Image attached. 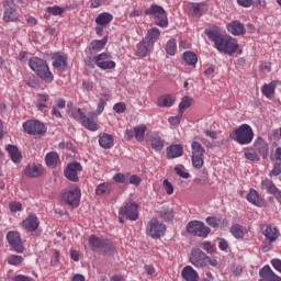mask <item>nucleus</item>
I'll return each mask as SVG.
<instances>
[{"label": "nucleus", "mask_w": 281, "mask_h": 281, "mask_svg": "<svg viewBox=\"0 0 281 281\" xmlns=\"http://www.w3.org/2000/svg\"><path fill=\"white\" fill-rule=\"evenodd\" d=\"M110 53H102L94 57V63L100 69H115V61L111 60Z\"/></svg>", "instance_id": "nucleus-15"}, {"label": "nucleus", "mask_w": 281, "mask_h": 281, "mask_svg": "<svg viewBox=\"0 0 281 281\" xmlns=\"http://www.w3.org/2000/svg\"><path fill=\"white\" fill-rule=\"evenodd\" d=\"M74 111H76L79 115L81 125L87 128L88 131L95 132L100 126L95 122V117H98V114L95 112H92L89 114V116L85 115V112H82V109L80 108H75ZM69 111L68 114L70 117H74L76 120V112Z\"/></svg>", "instance_id": "nucleus-4"}, {"label": "nucleus", "mask_w": 281, "mask_h": 281, "mask_svg": "<svg viewBox=\"0 0 281 281\" xmlns=\"http://www.w3.org/2000/svg\"><path fill=\"white\" fill-rule=\"evenodd\" d=\"M205 34L214 43L217 52H223L224 54H228V56L237 52L238 43H236V40L229 35L221 34L218 26L206 29Z\"/></svg>", "instance_id": "nucleus-1"}, {"label": "nucleus", "mask_w": 281, "mask_h": 281, "mask_svg": "<svg viewBox=\"0 0 281 281\" xmlns=\"http://www.w3.org/2000/svg\"><path fill=\"white\" fill-rule=\"evenodd\" d=\"M90 247H93V249H102L106 248L111 251L113 249V243L111 241H104L102 238L97 237L95 235H91L88 240Z\"/></svg>", "instance_id": "nucleus-17"}, {"label": "nucleus", "mask_w": 281, "mask_h": 281, "mask_svg": "<svg viewBox=\"0 0 281 281\" xmlns=\"http://www.w3.org/2000/svg\"><path fill=\"white\" fill-rule=\"evenodd\" d=\"M23 262V256L21 255H10L8 257V265H11L12 267H19Z\"/></svg>", "instance_id": "nucleus-48"}, {"label": "nucleus", "mask_w": 281, "mask_h": 281, "mask_svg": "<svg viewBox=\"0 0 281 281\" xmlns=\"http://www.w3.org/2000/svg\"><path fill=\"white\" fill-rule=\"evenodd\" d=\"M262 234L266 236V240H269L270 243H276L280 236V234H278V228L273 226H266L262 228Z\"/></svg>", "instance_id": "nucleus-24"}, {"label": "nucleus", "mask_w": 281, "mask_h": 281, "mask_svg": "<svg viewBox=\"0 0 281 281\" xmlns=\"http://www.w3.org/2000/svg\"><path fill=\"white\" fill-rule=\"evenodd\" d=\"M281 175V161L276 160L272 170L270 171V177H278Z\"/></svg>", "instance_id": "nucleus-55"}, {"label": "nucleus", "mask_w": 281, "mask_h": 281, "mask_svg": "<svg viewBox=\"0 0 281 281\" xmlns=\"http://www.w3.org/2000/svg\"><path fill=\"white\" fill-rule=\"evenodd\" d=\"M270 262H271V266L273 267V269H276V271L281 273V260L278 258H274Z\"/></svg>", "instance_id": "nucleus-62"}, {"label": "nucleus", "mask_w": 281, "mask_h": 281, "mask_svg": "<svg viewBox=\"0 0 281 281\" xmlns=\"http://www.w3.org/2000/svg\"><path fill=\"white\" fill-rule=\"evenodd\" d=\"M153 50V44L150 42H146L144 38L139 44L137 48V56H140V58H146L148 54Z\"/></svg>", "instance_id": "nucleus-25"}, {"label": "nucleus", "mask_w": 281, "mask_h": 281, "mask_svg": "<svg viewBox=\"0 0 281 281\" xmlns=\"http://www.w3.org/2000/svg\"><path fill=\"white\" fill-rule=\"evenodd\" d=\"M22 225L27 232H36L40 225L38 217L34 214H31L29 215V218L22 222Z\"/></svg>", "instance_id": "nucleus-20"}, {"label": "nucleus", "mask_w": 281, "mask_h": 281, "mask_svg": "<svg viewBox=\"0 0 281 281\" xmlns=\"http://www.w3.org/2000/svg\"><path fill=\"white\" fill-rule=\"evenodd\" d=\"M9 209L11 210V212L16 213L23 210V205L21 204V202H13L9 204Z\"/></svg>", "instance_id": "nucleus-57"}, {"label": "nucleus", "mask_w": 281, "mask_h": 281, "mask_svg": "<svg viewBox=\"0 0 281 281\" xmlns=\"http://www.w3.org/2000/svg\"><path fill=\"white\" fill-rule=\"evenodd\" d=\"M259 281H281V277L276 274L270 266H265L259 270Z\"/></svg>", "instance_id": "nucleus-16"}, {"label": "nucleus", "mask_w": 281, "mask_h": 281, "mask_svg": "<svg viewBox=\"0 0 281 281\" xmlns=\"http://www.w3.org/2000/svg\"><path fill=\"white\" fill-rule=\"evenodd\" d=\"M280 83V81L278 80H273L270 83H266L261 87V93L266 97V98H271V95H273V93H276V87H278V85Z\"/></svg>", "instance_id": "nucleus-27"}, {"label": "nucleus", "mask_w": 281, "mask_h": 281, "mask_svg": "<svg viewBox=\"0 0 281 281\" xmlns=\"http://www.w3.org/2000/svg\"><path fill=\"white\" fill-rule=\"evenodd\" d=\"M138 210L139 205L137 202H130L119 210V216H123V218H127V221H137V218H139Z\"/></svg>", "instance_id": "nucleus-10"}, {"label": "nucleus", "mask_w": 281, "mask_h": 281, "mask_svg": "<svg viewBox=\"0 0 281 281\" xmlns=\"http://www.w3.org/2000/svg\"><path fill=\"white\" fill-rule=\"evenodd\" d=\"M7 241L9 244V247L15 254H23L25 251V247L23 246V241L21 240V234L16 231H11L7 234Z\"/></svg>", "instance_id": "nucleus-12"}, {"label": "nucleus", "mask_w": 281, "mask_h": 281, "mask_svg": "<svg viewBox=\"0 0 281 281\" xmlns=\"http://www.w3.org/2000/svg\"><path fill=\"white\" fill-rule=\"evenodd\" d=\"M231 234L234 236V238H244L245 232L243 231V226L240 224H234L231 227Z\"/></svg>", "instance_id": "nucleus-46"}, {"label": "nucleus", "mask_w": 281, "mask_h": 281, "mask_svg": "<svg viewBox=\"0 0 281 281\" xmlns=\"http://www.w3.org/2000/svg\"><path fill=\"white\" fill-rule=\"evenodd\" d=\"M61 201L70 207L80 205V188L72 187L61 193Z\"/></svg>", "instance_id": "nucleus-8"}, {"label": "nucleus", "mask_w": 281, "mask_h": 281, "mask_svg": "<svg viewBox=\"0 0 281 281\" xmlns=\"http://www.w3.org/2000/svg\"><path fill=\"white\" fill-rule=\"evenodd\" d=\"M13 281H36L32 277L23 276V274H18L13 278Z\"/></svg>", "instance_id": "nucleus-64"}, {"label": "nucleus", "mask_w": 281, "mask_h": 281, "mask_svg": "<svg viewBox=\"0 0 281 281\" xmlns=\"http://www.w3.org/2000/svg\"><path fill=\"white\" fill-rule=\"evenodd\" d=\"M24 175L30 179H36L43 175V166L31 164L25 168Z\"/></svg>", "instance_id": "nucleus-19"}, {"label": "nucleus", "mask_w": 281, "mask_h": 281, "mask_svg": "<svg viewBox=\"0 0 281 281\" xmlns=\"http://www.w3.org/2000/svg\"><path fill=\"white\" fill-rule=\"evenodd\" d=\"M78 172H82V165L78 161H72L68 164L64 170V177H66L68 181H72V183H78Z\"/></svg>", "instance_id": "nucleus-14"}, {"label": "nucleus", "mask_w": 281, "mask_h": 281, "mask_svg": "<svg viewBox=\"0 0 281 281\" xmlns=\"http://www.w3.org/2000/svg\"><path fill=\"white\" fill-rule=\"evenodd\" d=\"M181 117H183V114H178L177 116L169 117L168 122L172 126H177V125L181 124Z\"/></svg>", "instance_id": "nucleus-58"}, {"label": "nucleus", "mask_w": 281, "mask_h": 281, "mask_svg": "<svg viewBox=\"0 0 281 281\" xmlns=\"http://www.w3.org/2000/svg\"><path fill=\"white\" fill-rule=\"evenodd\" d=\"M146 234L150 238H161L166 234V225L159 223V220L154 218L148 222Z\"/></svg>", "instance_id": "nucleus-11"}, {"label": "nucleus", "mask_w": 281, "mask_h": 281, "mask_svg": "<svg viewBox=\"0 0 281 281\" xmlns=\"http://www.w3.org/2000/svg\"><path fill=\"white\" fill-rule=\"evenodd\" d=\"M270 142H278L280 139V130H273L269 133Z\"/></svg>", "instance_id": "nucleus-61"}, {"label": "nucleus", "mask_w": 281, "mask_h": 281, "mask_svg": "<svg viewBox=\"0 0 281 281\" xmlns=\"http://www.w3.org/2000/svg\"><path fill=\"white\" fill-rule=\"evenodd\" d=\"M262 190H266L268 194H276L278 192V187L273 184V181L266 179L261 182Z\"/></svg>", "instance_id": "nucleus-41"}, {"label": "nucleus", "mask_w": 281, "mask_h": 281, "mask_svg": "<svg viewBox=\"0 0 281 281\" xmlns=\"http://www.w3.org/2000/svg\"><path fill=\"white\" fill-rule=\"evenodd\" d=\"M202 245H203L204 251L209 254H214V246L212 245L211 241H204Z\"/></svg>", "instance_id": "nucleus-63"}, {"label": "nucleus", "mask_w": 281, "mask_h": 281, "mask_svg": "<svg viewBox=\"0 0 281 281\" xmlns=\"http://www.w3.org/2000/svg\"><path fill=\"white\" fill-rule=\"evenodd\" d=\"M3 21L5 23H16L19 21V16L16 15V3L14 0H3Z\"/></svg>", "instance_id": "nucleus-9"}, {"label": "nucleus", "mask_w": 281, "mask_h": 281, "mask_svg": "<svg viewBox=\"0 0 281 281\" xmlns=\"http://www.w3.org/2000/svg\"><path fill=\"white\" fill-rule=\"evenodd\" d=\"M166 52L169 56H175V54H177V41L175 38L167 42Z\"/></svg>", "instance_id": "nucleus-47"}, {"label": "nucleus", "mask_w": 281, "mask_h": 281, "mask_svg": "<svg viewBox=\"0 0 281 281\" xmlns=\"http://www.w3.org/2000/svg\"><path fill=\"white\" fill-rule=\"evenodd\" d=\"M29 67L44 82H47L48 85L50 82H54V75L52 74V70H49V66L47 65V61L45 59H41L38 57H32L29 60Z\"/></svg>", "instance_id": "nucleus-2"}, {"label": "nucleus", "mask_w": 281, "mask_h": 281, "mask_svg": "<svg viewBox=\"0 0 281 281\" xmlns=\"http://www.w3.org/2000/svg\"><path fill=\"white\" fill-rule=\"evenodd\" d=\"M150 146L154 150H164V139L159 136H153L150 139Z\"/></svg>", "instance_id": "nucleus-45"}, {"label": "nucleus", "mask_w": 281, "mask_h": 281, "mask_svg": "<svg viewBox=\"0 0 281 281\" xmlns=\"http://www.w3.org/2000/svg\"><path fill=\"white\" fill-rule=\"evenodd\" d=\"M175 172L178 175V177H181L182 179H190V173L183 171V169L179 166L173 168Z\"/></svg>", "instance_id": "nucleus-56"}, {"label": "nucleus", "mask_w": 281, "mask_h": 281, "mask_svg": "<svg viewBox=\"0 0 281 281\" xmlns=\"http://www.w3.org/2000/svg\"><path fill=\"white\" fill-rule=\"evenodd\" d=\"M113 111H115V113H124V111H126V103H115L113 106Z\"/></svg>", "instance_id": "nucleus-59"}, {"label": "nucleus", "mask_w": 281, "mask_h": 281, "mask_svg": "<svg viewBox=\"0 0 281 281\" xmlns=\"http://www.w3.org/2000/svg\"><path fill=\"white\" fill-rule=\"evenodd\" d=\"M112 192V188L110 183L103 182L95 188V194L98 196H102V194H109Z\"/></svg>", "instance_id": "nucleus-42"}, {"label": "nucleus", "mask_w": 281, "mask_h": 281, "mask_svg": "<svg viewBox=\"0 0 281 281\" xmlns=\"http://www.w3.org/2000/svg\"><path fill=\"white\" fill-rule=\"evenodd\" d=\"M46 12H48V14H53V16H60L63 14V12H65V9L55 5V7H48L46 9Z\"/></svg>", "instance_id": "nucleus-52"}, {"label": "nucleus", "mask_w": 281, "mask_h": 281, "mask_svg": "<svg viewBox=\"0 0 281 281\" xmlns=\"http://www.w3.org/2000/svg\"><path fill=\"white\" fill-rule=\"evenodd\" d=\"M146 131H148L146 124H140L134 127V137L136 142H144V137H146Z\"/></svg>", "instance_id": "nucleus-33"}, {"label": "nucleus", "mask_w": 281, "mask_h": 281, "mask_svg": "<svg viewBox=\"0 0 281 281\" xmlns=\"http://www.w3.org/2000/svg\"><path fill=\"white\" fill-rule=\"evenodd\" d=\"M187 233L191 234V236H198L199 238H207L212 229L205 226V223L201 221H191L187 224Z\"/></svg>", "instance_id": "nucleus-6"}, {"label": "nucleus", "mask_w": 281, "mask_h": 281, "mask_svg": "<svg viewBox=\"0 0 281 281\" xmlns=\"http://www.w3.org/2000/svg\"><path fill=\"white\" fill-rule=\"evenodd\" d=\"M158 36H161V31H159L157 27H153L147 32V35L145 36V43L155 45V41H157Z\"/></svg>", "instance_id": "nucleus-37"}, {"label": "nucleus", "mask_w": 281, "mask_h": 281, "mask_svg": "<svg viewBox=\"0 0 281 281\" xmlns=\"http://www.w3.org/2000/svg\"><path fill=\"white\" fill-rule=\"evenodd\" d=\"M46 102H49V94H45V93L37 94V100L35 102V106L37 111L45 113V110L47 109Z\"/></svg>", "instance_id": "nucleus-28"}, {"label": "nucleus", "mask_w": 281, "mask_h": 281, "mask_svg": "<svg viewBox=\"0 0 281 281\" xmlns=\"http://www.w3.org/2000/svg\"><path fill=\"white\" fill-rule=\"evenodd\" d=\"M99 146L105 149L113 148V135L106 133L100 134Z\"/></svg>", "instance_id": "nucleus-26"}, {"label": "nucleus", "mask_w": 281, "mask_h": 281, "mask_svg": "<svg viewBox=\"0 0 281 281\" xmlns=\"http://www.w3.org/2000/svg\"><path fill=\"white\" fill-rule=\"evenodd\" d=\"M59 159L60 158L56 151H50L45 157L46 166H48L49 168H54L58 166Z\"/></svg>", "instance_id": "nucleus-38"}, {"label": "nucleus", "mask_w": 281, "mask_h": 281, "mask_svg": "<svg viewBox=\"0 0 281 281\" xmlns=\"http://www.w3.org/2000/svg\"><path fill=\"white\" fill-rule=\"evenodd\" d=\"M183 60L190 67H196V63H199V57L196 56V53L188 50L183 53Z\"/></svg>", "instance_id": "nucleus-34"}, {"label": "nucleus", "mask_w": 281, "mask_h": 281, "mask_svg": "<svg viewBox=\"0 0 281 281\" xmlns=\"http://www.w3.org/2000/svg\"><path fill=\"white\" fill-rule=\"evenodd\" d=\"M159 216L162 218V221H166V223H170L175 218V214L172 213V210L168 206H162L159 211Z\"/></svg>", "instance_id": "nucleus-40"}, {"label": "nucleus", "mask_w": 281, "mask_h": 281, "mask_svg": "<svg viewBox=\"0 0 281 281\" xmlns=\"http://www.w3.org/2000/svg\"><path fill=\"white\" fill-rule=\"evenodd\" d=\"M5 150L9 153L13 164H20L21 162V151H19V147L15 145H7Z\"/></svg>", "instance_id": "nucleus-30"}, {"label": "nucleus", "mask_w": 281, "mask_h": 281, "mask_svg": "<svg viewBox=\"0 0 281 281\" xmlns=\"http://www.w3.org/2000/svg\"><path fill=\"white\" fill-rule=\"evenodd\" d=\"M227 31L229 34H233V36H243L245 34V24L240 23L239 21H233L227 25Z\"/></svg>", "instance_id": "nucleus-21"}, {"label": "nucleus", "mask_w": 281, "mask_h": 281, "mask_svg": "<svg viewBox=\"0 0 281 281\" xmlns=\"http://www.w3.org/2000/svg\"><path fill=\"white\" fill-rule=\"evenodd\" d=\"M191 150H192L191 156L205 157V147H203V145H201V143L196 140H194L191 144Z\"/></svg>", "instance_id": "nucleus-39"}, {"label": "nucleus", "mask_w": 281, "mask_h": 281, "mask_svg": "<svg viewBox=\"0 0 281 281\" xmlns=\"http://www.w3.org/2000/svg\"><path fill=\"white\" fill-rule=\"evenodd\" d=\"M131 183V186H139L142 183V178L137 175H130L127 173V184Z\"/></svg>", "instance_id": "nucleus-54"}, {"label": "nucleus", "mask_w": 281, "mask_h": 281, "mask_svg": "<svg viewBox=\"0 0 281 281\" xmlns=\"http://www.w3.org/2000/svg\"><path fill=\"white\" fill-rule=\"evenodd\" d=\"M206 224L213 229H218L221 227V218L209 216L206 217Z\"/></svg>", "instance_id": "nucleus-50"}, {"label": "nucleus", "mask_w": 281, "mask_h": 281, "mask_svg": "<svg viewBox=\"0 0 281 281\" xmlns=\"http://www.w3.org/2000/svg\"><path fill=\"white\" fill-rule=\"evenodd\" d=\"M254 146L262 159H267L269 157V144L266 143L262 137L259 136L255 140Z\"/></svg>", "instance_id": "nucleus-18"}, {"label": "nucleus", "mask_w": 281, "mask_h": 281, "mask_svg": "<svg viewBox=\"0 0 281 281\" xmlns=\"http://www.w3.org/2000/svg\"><path fill=\"white\" fill-rule=\"evenodd\" d=\"M162 188L165 192L170 196L171 194H175V187L171 184L169 179H165L162 181Z\"/></svg>", "instance_id": "nucleus-53"}, {"label": "nucleus", "mask_w": 281, "mask_h": 281, "mask_svg": "<svg viewBox=\"0 0 281 281\" xmlns=\"http://www.w3.org/2000/svg\"><path fill=\"white\" fill-rule=\"evenodd\" d=\"M113 181H115V183H125V186H128V173H116L113 177Z\"/></svg>", "instance_id": "nucleus-51"}, {"label": "nucleus", "mask_w": 281, "mask_h": 281, "mask_svg": "<svg viewBox=\"0 0 281 281\" xmlns=\"http://www.w3.org/2000/svg\"><path fill=\"white\" fill-rule=\"evenodd\" d=\"M207 260H210V257L205 255L203 250L199 248H193L191 250L190 262L193 267H196V269L205 267V265H207Z\"/></svg>", "instance_id": "nucleus-13"}, {"label": "nucleus", "mask_w": 281, "mask_h": 281, "mask_svg": "<svg viewBox=\"0 0 281 281\" xmlns=\"http://www.w3.org/2000/svg\"><path fill=\"white\" fill-rule=\"evenodd\" d=\"M168 159H177V157H183V145L176 144L167 147Z\"/></svg>", "instance_id": "nucleus-22"}, {"label": "nucleus", "mask_w": 281, "mask_h": 281, "mask_svg": "<svg viewBox=\"0 0 281 281\" xmlns=\"http://www.w3.org/2000/svg\"><path fill=\"white\" fill-rule=\"evenodd\" d=\"M146 16H154V21L158 27H168V13L161 5L151 4L144 11Z\"/></svg>", "instance_id": "nucleus-5"}, {"label": "nucleus", "mask_w": 281, "mask_h": 281, "mask_svg": "<svg viewBox=\"0 0 281 281\" xmlns=\"http://www.w3.org/2000/svg\"><path fill=\"white\" fill-rule=\"evenodd\" d=\"M231 137L240 146H247L254 142V130L249 124H241L238 128L234 130V133L231 134Z\"/></svg>", "instance_id": "nucleus-3"}, {"label": "nucleus", "mask_w": 281, "mask_h": 281, "mask_svg": "<svg viewBox=\"0 0 281 281\" xmlns=\"http://www.w3.org/2000/svg\"><path fill=\"white\" fill-rule=\"evenodd\" d=\"M189 10L194 14V16H201V14L207 10V4L204 2L191 3Z\"/></svg>", "instance_id": "nucleus-35"}, {"label": "nucleus", "mask_w": 281, "mask_h": 281, "mask_svg": "<svg viewBox=\"0 0 281 281\" xmlns=\"http://www.w3.org/2000/svg\"><path fill=\"white\" fill-rule=\"evenodd\" d=\"M109 43V36H104L102 40H94L91 42V49L99 50L104 49V46Z\"/></svg>", "instance_id": "nucleus-44"}, {"label": "nucleus", "mask_w": 281, "mask_h": 281, "mask_svg": "<svg viewBox=\"0 0 281 281\" xmlns=\"http://www.w3.org/2000/svg\"><path fill=\"white\" fill-rule=\"evenodd\" d=\"M203 157L204 156H191L193 168H198V170H200V168H203V164H204Z\"/></svg>", "instance_id": "nucleus-49"}, {"label": "nucleus", "mask_w": 281, "mask_h": 281, "mask_svg": "<svg viewBox=\"0 0 281 281\" xmlns=\"http://www.w3.org/2000/svg\"><path fill=\"white\" fill-rule=\"evenodd\" d=\"M157 104L161 109L170 108L175 104V97H172V94L160 95L157 100Z\"/></svg>", "instance_id": "nucleus-29"}, {"label": "nucleus", "mask_w": 281, "mask_h": 281, "mask_svg": "<svg viewBox=\"0 0 281 281\" xmlns=\"http://www.w3.org/2000/svg\"><path fill=\"white\" fill-rule=\"evenodd\" d=\"M53 67L55 69H59V71H65L67 69V59L64 58L60 53H56L53 61Z\"/></svg>", "instance_id": "nucleus-31"}, {"label": "nucleus", "mask_w": 281, "mask_h": 281, "mask_svg": "<svg viewBox=\"0 0 281 281\" xmlns=\"http://www.w3.org/2000/svg\"><path fill=\"white\" fill-rule=\"evenodd\" d=\"M246 199L247 201H249V203H252V205H257L258 207H260L262 203V200L260 199V194L258 193V191H256V189H250Z\"/></svg>", "instance_id": "nucleus-36"}, {"label": "nucleus", "mask_w": 281, "mask_h": 281, "mask_svg": "<svg viewBox=\"0 0 281 281\" xmlns=\"http://www.w3.org/2000/svg\"><path fill=\"white\" fill-rule=\"evenodd\" d=\"M190 106H192V98L183 97L179 103V115H183V112Z\"/></svg>", "instance_id": "nucleus-43"}, {"label": "nucleus", "mask_w": 281, "mask_h": 281, "mask_svg": "<svg viewBox=\"0 0 281 281\" xmlns=\"http://www.w3.org/2000/svg\"><path fill=\"white\" fill-rule=\"evenodd\" d=\"M23 128L25 133H27V135H34L35 137H42V135H45V133H47V127L38 120H30L24 122Z\"/></svg>", "instance_id": "nucleus-7"}, {"label": "nucleus", "mask_w": 281, "mask_h": 281, "mask_svg": "<svg viewBox=\"0 0 281 281\" xmlns=\"http://www.w3.org/2000/svg\"><path fill=\"white\" fill-rule=\"evenodd\" d=\"M111 21H113V14H111V13H109V12L100 13V14L95 18V23H97V25H101V26H106V25H109V23H111Z\"/></svg>", "instance_id": "nucleus-32"}, {"label": "nucleus", "mask_w": 281, "mask_h": 281, "mask_svg": "<svg viewBox=\"0 0 281 281\" xmlns=\"http://www.w3.org/2000/svg\"><path fill=\"white\" fill-rule=\"evenodd\" d=\"M245 157L249 161H260V157L258 156L257 153L246 151Z\"/></svg>", "instance_id": "nucleus-60"}, {"label": "nucleus", "mask_w": 281, "mask_h": 281, "mask_svg": "<svg viewBox=\"0 0 281 281\" xmlns=\"http://www.w3.org/2000/svg\"><path fill=\"white\" fill-rule=\"evenodd\" d=\"M181 277L186 281H199V273L191 266H187L182 269Z\"/></svg>", "instance_id": "nucleus-23"}]
</instances>
